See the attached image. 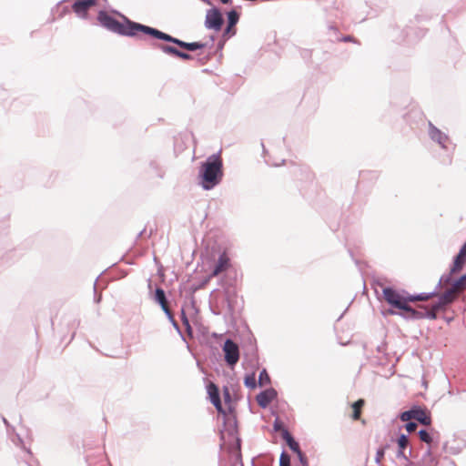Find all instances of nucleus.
Here are the masks:
<instances>
[{"mask_svg":"<svg viewBox=\"0 0 466 466\" xmlns=\"http://www.w3.org/2000/svg\"><path fill=\"white\" fill-rule=\"evenodd\" d=\"M223 398H224L225 403L228 405V413L226 412V416H224V423L228 426V431L233 432V431H237L238 421H237L236 415L233 413L234 408L231 405V401H232L231 393H230L228 388H227V387H224V389H223Z\"/></svg>","mask_w":466,"mask_h":466,"instance_id":"obj_10","label":"nucleus"},{"mask_svg":"<svg viewBox=\"0 0 466 466\" xmlns=\"http://www.w3.org/2000/svg\"><path fill=\"white\" fill-rule=\"evenodd\" d=\"M15 249L8 248L3 241H0V264L8 263L12 260V253Z\"/></svg>","mask_w":466,"mask_h":466,"instance_id":"obj_23","label":"nucleus"},{"mask_svg":"<svg viewBox=\"0 0 466 466\" xmlns=\"http://www.w3.org/2000/svg\"><path fill=\"white\" fill-rule=\"evenodd\" d=\"M465 262H466V257L461 255V253L459 252L453 259V264L450 269L451 273L460 272L462 269Z\"/></svg>","mask_w":466,"mask_h":466,"instance_id":"obj_25","label":"nucleus"},{"mask_svg":"<svg viewBox=\"0 0 466 466\" xmlns=\"http://www.w3.org/2000/svg\"><path fill=\"white\" fill-rule=\"evenodd\" d=\"M207 391L209 400L214 405L217 411L223 416H226V410L222 406L218 387L213 382H210L207 386Z\"/></svg>","mask_w":466,"mask_h":466,"instance_id":"obj_13","label":"nucleus"},{"mask_svg":"<svg viewBox=\"0 0 466 466\" xmlns=\"http://www.w3.org/2000/svg\"><path fill=\"white\" fill-rule=\"evenodd\" d=\"M299 458V464H304V466L309 465L308 458L306 455L302 452L301 450H299V451L295 452Z\"/></svg>","mask_w":466,"mask_h":466,"instance_id":"obj_39","label":"nucleus"},{"mask_svg":"<svg viewBox=\"0 0 466 466\" xmlns=\"http://www.w3.org/2000/svg\"><path fill=\"white\" fill-rule=\"evenodd\" d=\"M409 293L402 289L398 291L392 287H384L382 289V296L385 301L392 308L401 310L407 303H410Z\"/></svg>","mask_w":466,"mask_h":466,"instance_id":"obj_7","label":"nucleus"},{"mask_svg":"<svg viewBox=\"0 0 466 466\" xmlns=\"http://www.w3.org/2000/svg\"><path fill=\"white\" fill-rule=\"evenodd\" d=\"M222 350L224 352V359L227 365L233 368L239 360L238 345L231 339H227L224 341Z\"/></svg>","mask_w":466,"mask_h":466,"instance_id":"obj_9","label":"nucleus"},{"mask_svg":"<svg viewBox=\"0 0 466 466\" xmlns=\"http://www.w3.org/2000/svg\"><path fill=\"white\" fill-rule=\"evenodd\" d=\"M181 319L183 321V324L186 327L187 333L191 336L192 335V328L189 324L188 319L186 317V314H185V311L183 309H181Z\"/></svg>","mask_w":466,"mask_h":466,"instance_id":"obj_36","label":"nucleus"},{"mask_svg":"<svg viewBox=\"0 0 466 466\" xmlns=\"http://www.w3.org/2000/svg\"><path fill=\"white\" fill-rule=\"evenodd\" d=\"M223 175V160L220 153L212 154L199 167V184L203 189L210 190L222 181Z\"/></svg>","mask_w":466,"mask_h":466,"instance_id":"obj_3","label":"nucleus"},{"mask_svg":"<svg viewBox=\"0 0 466 466\" xmlns=\"http://www.w3.org/2000/svg\"><path fill=\"white\" fill-rule=\"evenodd\" d=\"M3 422L6 426L7 431H9V429L12 428L11 425L9 424L8 420L5 417H3Z\"/></svg>","mask_w":466,"mask_h":466,"instance_id":"obj_52","label":"nucleus"},{"mask_svg":"<svg viewBox=\"0 0 466 466\" xmlns=\"http://www.w3.org/2000/svg\"><path fill=\"white\" fill-rule=\"evenodd\" d=\"M177 57H179L183 60L194 59V56L188 54V52L178 49H177Z\"/></svg>","mask_w":466,"mask_h":466,"instance_id":"obj_37","label":"nucleus"},{"mask_svg":"<svg viewBox=\"0 0 466 466\" xmlns=\"http://www.w3.org/2000/svg\"><path fill=\"white\" fill-rule=\"evenodd\" d=\"M228 266H229V258L228 257V255L226 253L220 254L218 261L214 265V268H213V270H212V273L210 276L211 277L218 276V274H220L221 272L226 270Z\"/></svg>","mask_w":466,"mask_h":466,"instance_id":"obj_20","label":"nucleus"},{"mask_svg":"<svg viewBox=\"0 0 466 466\" xmlns=\"http://www.w3.org/2000/svg\"><path fill=\"white\" fill-rule=\"evenodd\" d=\"M98 280V277L96 279V281L94 283V301L96 303H99L102 299V295L97 293L96 290V282Z\"/></svg>","mask_w":466,"mask_h":466,"instance_id":"obj_42","label":"nucleus"},{"mask_svg":"<svg viewBox=\"0 0 466 466\" xmlns=\"http://www.w3.org/2000/svg\"><path fill=\"white\" fill-rule=\"evenodd\" d=\"M191 137H192L191 134H184V135L180 134V138L184 144H186V142L189 141L191 139ZM186 147H187V145L179 147V150H184Z\"/></svg>","mask_w":466,"mask_h":466,"instance_id":"obj_45","label":"nucleus"},{"mask_svg":"<svg viewBox=\"0 0 466 466\" xmlns=\"http://www.w3.org/2000/svg\"><path fill=\"white\" fill-rule=\"evenodd\" d=\"M96 20L100 26L109 32L122 36L137 37L141 40H151V46L159 49L163 53L175 56V46L157 42V40L166 43L175 44V36L160 31L157 28L132 21L127 15L116 9L99 10Z\"/></svg>","mask_w":466,"mask_h":466,"instance_id":"obj_1","label":"nucleus"},{"mask_svg":"<svg viewBox=\"0 0 466 466\" xmlns=\"http://www.w3.org/2000/svg\"><path fill=\"white\" fill-rule=\"evenodd\" d=\"M17 437H18V440L23 443L21 437H19L18 435H17Z\"/></svg>","mask_w":466,"mask_h":466,"instance_id":"obj_60","label":"nucleus"},{"mask_svg":"<svg viewBox=\"0 0 466 466\" xmlns=\"http://www.w3.org/2000/svg\"><path fill=\"white\" fill-rule=\"evenodd\" d=\"M405 466H416V465H409V462H407V464Z\"/></svg>","mask_w":466,"mask_h":466,"instance_id":"obj_62","label":"nucleus"},{"mask_svg":"<svg viewBox=\"0 0 466 466\" xmlns=\"http://www.w3.org/2000/svg\"><path fill=\"white\" fill-rule=\"evenodd\" d=\"M405 451L406 450L398 451L396 454L397 458L405 460L407 462H409V465H415V461L410 460V457L412 455L411 449L409 450L408 454L406 453Z\"/></svg>","mask_w":466,"mask_h":466,"instance_id":"obj_32","label":"nucleus"},{"mask_svg":"<svg viewBox=\"0 0 466 466\" xmlns=\"http://www.w3.org/2000/svg\"><path fill=\"white\" fill-rule=\"evenodd\" d=\"M278 397V391L274 388H268L262 391H260L256 396V400L258 404V406L262 409H266L272 400L277 399Z\"/></svg>","mask_w":466,"mask_h":466,"instance_id":"obj_17","label":"nucleus"},{"mask_svg":"<svg viewBox=\"0 0 466 466\" xmlns=\"http://www.w3.org/2000/svg\"><path fill=\"white\" fill-rule=\"evenodd\" d=\"M282 438L293 452L299 451V450H300L299 442L294 439L289 430H283Z\"/></svg>","mask_w":466,"mask_h":466,"instance_id":"obj_24","label":"nucleus"},{"mask_svg":"<svg viewBox=\"0 0 466 466\" xmlns=\"http://www.w3.org/2000/svg\"><path fill=\"white\" fill-rule=\"evenodd\" d=\"M384 454H385V448H380L377 450L376 457H375V462L377 464L380 463V461L384 457Z\"/></svg>","mask_w":466,"mask_h":466,"instance_id":"obj_41","label":"nucleus"},{"mask_svg":"<svg viewBox=\"0 0 466 466\" xmlns=\"http://www.w3.org/2000/svg\"><path fill=\"white\" fill-rule=\"evenodd\" d=\"M258 383L260 387L270 383V377L266 369L259 372Z\"/></svg>","mask_w":466,"mask_h":466,"instance_id":"obj_31","label":"nucleus"},{"mask_svg":"<svg viewBox=\"0 0 466 466\" xmlns=\"http://www.w3.org/2000/svg\"><path fill=\"white\" fill-rule=\"evenodd\" d=\"M151 235H152V230H150V232L148 233L147 238H150Z\"/></svg>","mask_w":466,"mask_h":466,"instance_id":"obj_59","label":"nucleus"},{"mask_svg":"<svg viewBox=\"0 0 466 466\" xmlns=\"http://www.w3.org/2000/svg\"><path fill=\"white\" fill-rule=\"evenodd\" d=\"M279 466H290V456L286 451H282L280 454Z\"/></svg>","mask_w":466,"mask_h":466,"instance_id":"obj_34","label":"nucleus"},{"mask_svg":"<svg viewBox=\"0 0 466 466\" xmlns=\"http://www.w3.org/2000/svg\"><path fill=\"white\" fill-rule=\"evenodd\" d=\"M400 419L401 421L415 420L423 426H430L431 424V413L419 405H414L410 410L401 412Z\"/></svg>","mask_w":466,"mask_h":466,"instance_id":"obj_8","label":"nucleus"},{"mask_svg":"<svg viewBox=\"0 0 466 466\" xmlns=\"http://www.w3.org/2000/svg\"><path fill=\"white\" fill-rule=\"evenodd\" d=\"M226 40H227V39H226V38H224V40L219 41V42L218 43L217 50H216V51H221V50L223 49L224 45H225V41H226Z\"/></svg>","mask_w":466,"mask_h":466,"instance_id":"obj_47","label":"nucleus"},{"mask_svg":"<svg viewBox=\"0 0 466 466\" xmlns=\"http://www.w3.org/2000/svg\"><path fill=\"white\" fill-rule=\"evenodd\" d=\"M364 405V400H358L357 401H355L353 404H352V409H353V414H352V418L353 420H359L360 417V409L361 407Z\"/></svg>","mask_w":466,"mask_h":466,"instance_id":"obj_28","label":"nucleus"},{"mask_svg":"<svg viewBox=\"0 0 466 466\" xmlns=\"http://www.w3.org/2000/svg\"><path fill=\"white\" fill-rule=\"evenodd\" d=\"M405 422H406L405 428L409 433L415 431L416 429L418 428V424L415 421L408 420Z\"/></svg>","mask_w":466,"mask_h":466,"instance_id":"obj_38","label":"nucleus"},{"mask_svg":"<svg viewBox=\"0 0 466 466\" xmlns=\"http://www.w3.org/2000/svg\"><path fill=\"white\" fill-rule=\"evenodd\" d=\"M147 289L149 298L161 308L171 325L175 328V313L170 308V303L164 289L157 285L153 288V282L150 278L147 279Z\"/></svg>","mask_w":466,"mask_h":466,"instance_id":"obj_5","label":"nucleus"},{"mask_svg":"<svg viewBox=\"0 0 466 466\" xmlns=\"http://www.w3.org/2000/svg\"><path fill=\"white\" fill-rule=\"evenodd\" d=\"M234 279H223L220 282L222 291L218 292L216 306L218 314H223L226 319L234 320L240 314L244 301L238 295Z\"/></svg>","mask_w":466,"mask_h":466,"instance_id":"obj_2","label":"nucleus"},{"mask_svg":"<svg viewBox=\"0 0 466 466\" xmlns=\"http://www.w3.org/2000/svg\"><path fill=\"white\" fill-rule=\"evenodd\" d=\"M418 435H419V438L421 441L427 443V444H431L432 441H433V438L432 436L431 435V433L425 430V429H420L419 431H418Z\"/></svg>","mask_w":466,"mask_h":466,"instance_id":"obj_30","label":"nucleus"},{"mask_svg":"<svg viewBox=\"0 0 466 466\" xmlns=\"http://www.w3.org/2000/svg\"><path fill=\"white\" fill-rule=\"evenodd\" d=\"M336 40L341 41V42H353L355 44H360V42L351 35H344L342 37H337Z\"/></svg>","mask_w":466,"mask_h":466,"instance_id":"obj_43","label":"nucleus"},{"mask_svg":"<svg viewBox=\"0 0 466 466\" xmlns=\"http://www.w3.org/2000/svg\"><path fill=\"white\" fill-rule=\"evenodd\" d=\"M176 330H177V334L181 337V339L185 341L186 339H185V338H184L183 334L181 333V330H180V329H179V327H178V325H177V324Z\"/></svg>","mask_w":466,"mask_h":466,"instance_id":"obj_49","label":"nucleus"},{"mask_svg":"<svg viewBox=\"0 0 466 466\" xmlns=\"http://www.w3.org/2000/svg\"><path fill=\"white\" fill-rule=\"evenodd\" d=\"M397 443H398V448H399L398 451L406 450L410 444L408 435H406L404 433L400 434V436L398 437V440H397Z\"/></svg>","mask_w":466,"mask_h":466,"instance_id":"obj_29","label":"nucleus"},{"mask_svg":"<svg viewBox=\"0 0 466 466\" xmlns=\"http://www.w3.org/2000/svg\"><path fill=\"white\" fill-rule=\"evenodd\" d=\"M147 234V229L143 228L137 236V239Z\"/></svg>","mask_w":466,"mask_h":466,"instance_id":"obj_50","label":"nucleus"},{"mask_svg":"<svg viewBox=\"0 0 466 466\" xmlns=\"http://www.w3.org/2000/svg\"><path fill=\"white\" fill-rule=\"evenodd\" d=\"M25 449V454L22 457V461L25 466H39V461L35 459L29 449Z\"/></svg>","mask_w":466,"mask_h":466,"instance_id":"obj_26","label":"nucleus"},{"mask_svg":"<svg viewBox=\"0 0 466 466\" xmlns=\"http://www.w3.org/2000/svg\"><path fill=\"white\" fill-rule=\"evenodd\" d=\"M149 166H150V167L152 169H154L156 171L157 177H163V173L158 171V166H157V163L156 161H151Z\"/></svg>","mask_w":466,"mask_h":466,"instance_id":"obj_46","label":"nucleus"},{"mask_svg":"<svg viewBox=\"0 0 466 466\" xmlns=\"http://www.w3.org/2000/svg\"><path fill=\"white\" fill-rule=\"evenodd\" d=\"M329 30L334 31V33L337 32V28L335 26H333V25L329 26Z\"/></svg>","mask_w":466,"mask_h":466,"instance_id":"obj_54","label":"nucleus"},{"mask_svg":"<svg viewBox=\"0 0 466 466\" xmlns=\"http://www.w3.org/2000/svg\"><path fill=\"white\" fill-rule=\"evenodd\" d=\"M219 1L224 5H231L232 4V0H219Z\"/></svg>","mask_w":466,"mask_h":466,"instance_id":"obj_53","label":"nucleus"},{"mask_svg":"<svg viewBox=\"0 0 466 466\" xmlns=\"http://www.w3.org/2000/svg\"><path fill=\"white\" fill-rule=\"evenodd\" d=\"M439 289H440L435 288V289L431 292H421V293L416 294V295L410 294L408 299L410 300V302L426 301V300H429L430 299L437 296Z\"/></svg>","mask_w":466,"mask_h":466,"instance_id":"obj_22","label":"nucleus"},{"mask_svg":"<svg viewBox=\"0 0 466 466\" xmlns=\"http://www.w3.org/2000/svg\"><path fill=\"white\" fill-rule=\"evenodd\" d=\"M390 313L392 315L397 314L406 320L422 319V309H420L419 307L418 309H414L409 303L405 305L400 312L390 310Z\"/></svg>","mask_w":466,"mask_h":466,"instance_id":"obj_15","label":"nucleus"},{"mask_svg":"<svg viewBox=\"0 0 466 466\" xmlns=\"http://www.w3.org/2000/svg\"><path fill=\"white\" fill-rule=\"evenodd\" d=\"M237 445L238 448L240 447V439L239 438L237 439Z\"/></svg>","mask_w":466,"mask_h":466,"instance_id":"obj_57","label":"nucleus"},{"mask_svg":"<svg viewBox=\"0 0 466 466\" xmlns=\"http://www.w3.org/2000/svg\"><path fill=\"white\" fill-rule=\"evenodd\" d=\"M438 460L433 456L431 447L422 454L421 458L415 461L416 466H437Z\"/></svg>","mask_w":466,"mask_h":466,"instance_id":"obj_19","label":"nucleus"},{"mask_svg":"<svg viewBox=\"0 0 466 466\" xmlns=\"http://www.w3.org/2000/svg\"><path fill=\"white\" fill-rule=\"evenodd\" d=\"M214 43H215V36L210 35L208 40H206L205 42H202L203 49L204 48L209 49L208 54H211L212 53L211 50L214 47Z\"/></svg>","mask_w":466,"mask_h":466,"instance_id":"obj_35","label":"nucleus"},{"mask_svg":"<svg viewBox=\"0 0 466 466\" xmlns=\"http://www.w3.org/2000/svg\"><path fill=\"white\" fill-rule=\"evenodd\" d=\"M252 466H255L254 462H252Z\"/></svg>","mask_w":466,"mask_h":466,"instance_id":"obj_63","label":"nucleus"},{"mask_svg":"<svg viewBox=\"0 0 466 466\" xmlns=\"http://www.w3.org/2000/svg\"><path fill=\"white\" fill-rule=\"evenodd\" d=\"M273 429L275 431H281V433L283 432V430H287L284 426H283V423L279 420V418H276L274 423H273Z\"/></svg>","mask_w":466,"mask_h":466,"instance_id":"obj_40","label":"nucleus"},{"mask_svg":"<svg viewBox=\"0 0 466 466\" xmlns=\"http://www.w3.org/2000/svg\"><path fill=\"white\" fill-rule=\"evenodd\" d=\"M438 304H439V299L436 302L432 303L429 309L423 305L419 306L420 309H422V319H436L437 312L440 310H444L451 303H446L443 305H438Z\"/></svg>","mask_w":466,"mask_h":466,"instance_id":"obj_18","label":"nucleus"},{"mask_svg":"<svg viewBox=\"0 0 466 466\" xmlns=\"http://www.w3.org/2000/svg\"><path fill=\"white\" fill-rule=\"evenodd\" d=\"M228 25L223 31V38L228 39L236 34L235 25L239 20V13L232 9L227 13Z\"/></svg>","mask_w":466,"mask_h":466,"instance_id":"obj_16","label":"nucleus"},{"mask_svg":"<svg viewBox=\"0 0 466 466\" xmlns=\"http://www.w3.org/2000/svg\"><path fill=\"white\" fill-rule=\"evenodd\" d=\"M79 324H80V320L76 319H74L69 323V325H70L74 329H77V327L79 326ZM75 336H76V330H74V332L72 333L71 338H70V341L75 338Z\"/></svg>","mask_w":466,"mask_h":466,"instance_id":"obj_44","label":"nucleus"},{"mask_svg":"<svg viewBox=\"0 0 466 466\" xmlns=\"http://www.w3.org/2000/svg\"><path fill=\"white\" fill-rule=\"evenodd\" d=\"M85 459L87 466H110L105 451L101 449L92 452L86 451Z\"/></svg>","mask_w":466,"mask_h":466,"instance_id":"obj_14","label":"nucleus"},{"mask_svg":"<svg viewBox=\"0 0 466 466\" xmlns=\"http://www.w3.org/2000/svg\"><path fill=\"white\" fill-rule=\"evenodd\" d=\"M454 273H451V270L448 273L443 274L440 279L438 284L436 285V289H441L442 286L446 287L444 292L439 295V304L443 305L446 303H453L457 299L458 293L466 289V273L461 275L458 279H453L452 275Z\"/></svg>","mask_w":466,"mask_h":466,"instance_id":"obj_4","label":"nucleus"},{"mask_svg":"<svg viewBox=\"0 0 466 466\" xmlns=\"http://www.w3.org/2000/svg\"><path fill=\"white\" fill-rule=\"evenodd\" d=\"M177 47L185 49L187 52H195L203 49L202 42L187 43L177 38Z\"/></svg>","mask_w":466,"mask_h":466,"instance_id":"obj_21","label":"nucleus"},{"mask_svg":"<svg viewBox=\"0 0 466 466\" xmlns=\"http://www.w3.org/2000/svg\"><path fill=\"white\" fill-rule=\"evenodd\" d=\"M270 165L275 166V167H279L280 164H279V163H278V162H273V163H271Z\"/></svg>","mask_w":466,"mask_h":466,"instance_id":"obj_56","label":"nucleus"},{"mask_svg":"<svg viewBox=\"0 0 466 466\" xmlns=\"http://www.w3.org/2000/svg\"><path fill=\"white\" fill-rule=\"evenodd\" d=\"M459 252L461 253V255L466 257V242L462 245V247L461 248Z\"/></svg>","mask_w":466,"mask_h":466,"instance_id":"obj_48","label":"nucleus"},{"mask_svg":"<svg viewBox=\"0 0 466 466\" xmlns=\"http://www.w3.org/2000/svg\"><path fill=\"white\" fill-rule=\"evenodd\" d=\"M96 5V0H75L71 5V9L77 17L81 19H87L88 10Z\"/></svg>","mask_w":466,"mask_h":466,"instance_id":"obj_12","label":"nucleus"},{"mask_svg":"<svg viewBox=\"0 0 466 466\" xmlns=\"http://www.w3.org/2000/svg\"><path fill=\"white\" fill-rule=\"evenodd\" d=\"M224 24V18L221 11L218 7L208 9L206 14L205 27L219 31Z\"/></svg>","mask_w":466,"mask_h":466,"instance_id":"obj_11","label":"nucleus"},{"mask_svg":"<svg viewBox=\"0 0 466 466\" xmlns=\"http://www.w3.org/2000/svg\"><path fill=\"white\" fill-rule=\"evenodd\" d=\"M68 1L69 0H61L56 4V12L59 18L64 17L72 11L71 6L69 7V5H65V3Z\"/></svg>","mask_w":466,"mask_h":466,"instance_id":"obj_27","label":"nucleus"},{"mask_svg":"<svg viewBox=\"0 0 466 466\" xmlns=\"http://www.w3.org/2000/svg\"><path fill=\"white\" fill-rule=\"evenodd\" d=\"M428 136L432 142L440 146L450 156L453 154L456 145L446 133L439 129L431 121L428 123Z\"/></svg>","mask_w":466,"mask_h":466,"instance_id":"obj_6","label":"nucleus"},{"mask_svg":"<svg viewBox=\"0 0 466 466\" xmlns=\"http://www.w3.org/2000/svg\"><path fill=\"white\" fill-rule=\"evenodd\" d=\"M262 147H264V145L262 144ZM263 152L266 153V149L265 147H263Z\"/></svg>","mask_w":466,"mask_h":466,"instance_id":"obj_61","label":"nucleus"},{"mask_svg":"<svg viewBox=\"0 0 466 466\" xmlns=\"http://www.w3.org/2000/svg\"><path fill=\"white\" fill-rule=\"evenodd\" d=\"M244 385L248 389H255L257 387V381L254 373L248 374L245 377Z\"/></svg>","mask_w":466,"mask_h":466,"instance_id":"obj_33","label":"nucleus"},{"mask_svg":"<svg viewBox=\"0 0 466 466\" xmlns=\"http://www.w3.org/2000/svg\"><path fill=\"white\" fill-rule=\"evenodd\" d=\"M202 1L205 2L208 5H211V1L210 0H202Z\"/></svg>","mask_w":466,"mask_h":466,"instance_id":"obj_58","label":"nucleus"},{"mask_svg":"<svg viewBox=\"0 0 466 466\" xmlns=\"http://www.w3.org/2000/svg\"><path fill=\"white\" fill-rule=\"evenodd\" d=\"M383 347H384L383 345L378 346V351L381 352L383 350Z\"/></svg>","mask_w":466,"mask_h":466,"instance_id":"obj_55","label":"nucleus"},{"mask_svg":"<svg viewBox=\"0 0 466 466\" xmlns=\"http://www.w3.org/2000/svg\"><path fill=\"white\" fill-rule=\"evenodd\" d=\"M157 275L159 276V278L161 279L162 281H164V273H163V270L162 268H158L157 269Z\"/></svg>","mask_w":466,"mask_h":466,"instance_id":"obj_51","label":"nucleus"}]
</instances>
